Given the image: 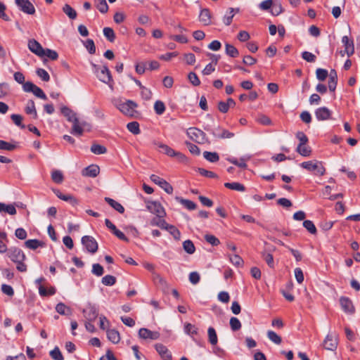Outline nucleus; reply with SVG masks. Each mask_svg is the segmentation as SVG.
Here are the masks:
<instances>
[{
  "instance_id": "f257e3e1",
  "label": "nucleus",
  "mask_w": 360,
  "mask_h": 360,
  "mask_svg": "<svg viewBox=\"0 0 360 360\" xmlns=\"http://www.w3.org/2000/svg\"><path fill=\"white\" fill-rule=\"evenodd\" d=\"M6 255L10 259L16 264V269L20 272H25L27 271V265L24 263L26 256L22 250L16 247L10 248Z\"/></svg>"
},
{
  "instance_id": "f03ea898",
  "label": "nucleus",
  "mask_w": 360,
  "mask_h": 360,
  "mask_svg": "<svg viewBox=\"0 0 360 360\" xmlns=\"http://www.w3.org/2000/svg\"><path fill=\"white\" fill-rule=\"evenodd\" d=\"M61 113L68 119L69 122H72L71 133L76 136H81L82 131L79 126V119L76 114L68 107L63 106L60 108Z\"/></svg>"
},
{
  "instance_id": "7ed1b4c3",
  "label": "nucleus",
  "mask_w": 360,
  "mask_h": 360,
  "mask_svg": "<svg viewBox=\"0 0 360 360\" xmlns=\"http://www.w3.org/2000/svg\"><path fill=\"white\" fill-rule=\"evenodd\" d=\"M116 107L127 116L134 117L136 112L137 104L131 100H118L115 102Z\"/></svg>"
},
{
  "instance_id": "20e7f679",
  "label": "nucleus",
  "mask_w": 360,
  "mask_h": 360,
  "mask_svg": "<svg viewBox=\"0 0 360 360\" xmlns=\"http://www.w3.org/2000/svg\"><path fill=\"white\" fill-rule=\"evenodd\" d=\"M94 72L96 75L98 79L111 86L110 83L112 82L110 70L106 65H103L101 68L96 64H92Z\"/></svg>"
},
{
  "instance_id": "39448f33",
  "label": "nucleus",
  "mask_w": 360,
  "mask_h": 360,
  "mask_svg": "<svg viewBox=\"0 0 360 360\" xmlns=\"http://www.w3.org/2000/svg\"><path fill=\"white\" fill-rule=\"evenodd\" d=\"M187 135L193 141L200 144L210 143V141L208 139L205 134L197 128H189L187 131Z\"/></svg>"
},
{
  "instance_id": "423d86ee",
  "label": "nucleus",
  "mask_w": 360,
  "mask_h": 360,
  "mask_svg": "<svg viewBox=\"0 0 360 360\" xmlns=\"http://www.w3.org/2000/svg\"><path fill=\"white\" fill-rule=\"evenodd\" d=\"M22 89L24 91L32 92L34 96L39 98H41L44 101L47 99V96L42 91V89L31 82H25L22 86Z\"/></svg>"
},
{
  "instance_id": "0eeeda50",
  "label": "nucleus",
  "mask_w": 360,
  "mask_h": 360,
  "mask_svg": "<svg viewBox=\"0 0 360 360\" xmlns=\"http://www.w3.org/2000/svg\"><path fill=\"white\" fill-rule=\"evenodd\" d=\"M302 167L310 172H316L319 175H323L325 173V168L322 164L318 161H307L303 162L301 164Z\"/></svg>"
},
{
  "instance_id": "6e6552de",
  "label": "nucleus",
  "mask_w": 360,
  "mask_h": 360,
  "mask_svg": "<svg viewBox=\"0 0 360 360\" xmlns=\"http://www.w3.org/2000/svg\"><path fill=\"white\" fill-rule=\"evenodd\" d=\"M82 243L86 248V251L94 254L97 252L98 245L95 238L90 236H84L82 238Z\"/></svg>"
},
{
  "instance_id": "1a4fd4ad",
  "label": "nucleus",
  "mask_w": 360,
  "mask_h": 360,
  "mask_svg": "<svg viewBox=\"0 0 360 360\" xmlns=\"http://www.w3.org/2000/svg\"><path fill=\"white\" fill-rule=\"evenodd\" d=\"M15 4L25 13L33 15L35 13V8L29 0H15Z\"/></svg>"
},
{
  "instance_id": "9d476101",
  "label": "nucleus",
  "mask_w": 360,
  "mask_h": 360,
  "mask_svg": "<svg viewBox=\"0 0 360 360\" xmlns=\"http://www.w3.org/2000/svg\"><path fill=\"white\" fill-rule=\"evenodd\" d=\"M147 209L153 214L159 217H164L165 212L160 203L151 201L147 203Z\"/></svg>"
},
{
  "instance_id": "9b49d317",
  "label": "nucleus",
  "mask_w": 360,
  "mask_h": 360,
  "mask_svg": "<svg viewBox=\"0 0 360 360\" xmlns=\"http://www.w3.org/2000/svg\"><path fill=\"white\" fill-rule=\"evenodd\" d=\"M150 179L153 183H155V184H158L162 189H164V191L166 193H167L169 194L172 193V191H173L172 186L169 183H167L165 179L160 178V176H158V175H155V174L150 175Z\"/></svg>"
},
{
  "instance_id": "f8f14e48",
  "label": "nucleus",
  "mask_w": 360,
  "mask_h": 360,
  "mask_svg": "<svg viewBox=\"0 0 360 360\" xmlns=\"http://www.w3.org/2000/svg\"><path fill=\"white\" fill-rule=\"evenodd\" d=\"M340 304L342 310L349 314H353L355 312V308L352 301L347 297H341L340 298Z\"/></svg>"
},
{
  "instance_id": "ddd939ff",
  "label": "nucleus",
  "mask_w": 360,
  "mask_h": 360,
  "mask_svg": "<svg viewBox=\"0 0 360 360\" xmlns=\"http://www.w3.org/2000/svg\"><path fill=\"white\" fill-rule=\"evenodd\" d=\"M139 336L144 340H158L160 338V333L158 331H151L146 328H142L139 330Z\"/></svg>"
},
{
  "instance_id": "4468645a",
  "label": "nucleus",
  "mask_w": 360,
  "mask_h": 360,
  "mask_svg": "<svg viewBox=\"0 0 360 360\" xmlns=\"http://www.w3.org/2000/svg\"><path fill=\"white\" fill-rule=\"evenodd\" d=\"M28 48L34 54L38 56H44V50L41 45L35 39H30L28 41Z\"/></svg>"
},
{
  "instance_id": "2eb2a0df",
  "label": "nucleus",
  "mask_w": 360,
  "mask_h": 360,
  "mask_svg": "<svg viewBox=\"0 0 360 360\" xmlns=\"http://www.w3.org/2000/svg\"><path fill=\"white\" fill-rule=\"evenodd\" d=\"M338 338L330 334L326 335L323 343L324 348L330 351H335L338 347Z\"/></svg>"
},
{
  "instance_id": "dca6fc26",
  "label": "nucleus",
  "mask_w": 360,
  "mask_h": 360,
  "mask_svg": "<svg viewBox=\"0 0 360 360\" xmlns=\"http://www.w3.org/2000/svg\"><path fill=\"white\" fill-rule=\"evenodd\" d=\"M86 321H94L98 315V310L94 305H89L83 310Z\"/></svg>"
},
{
  "instance_id": "f3484780",
  "label": "nucleus",
  "mask_w": 360,
  "mask_h": 360,
  "mask_svg": "<svg viewBox=\"0 0 360 360\" xmlns=\"http://www.w3.org/2000/svg\"><path fill=\"white\" fill-rule=\"evenodd\" d=\"M100 172V168L96 165H91L86 167H85L82 171V174L84 176H89V177H96L98 175Z\"/></svg>"
},
{
  "instance_id": "a211bd4d",
  "label": "nucleus",
  "mask_w": 360,
  "mask_h": 360,
  "mask_svg": "<svg viewBox=\"0 0 360 360\" xmlns=\"http://www.w3.org/2000/svg\"><path fill=\"white\" fill-rule=\"evenodd\" d=\"M331 115L330 110L326 107H321L316 110L315 116L319 121L326 120Z\"/></svg>"
},
{
  "instance_id": "6ab92c4d",
  "label": "nucleus",
  "mask_w": 360,
  "mask_h": 360,
  "mask_svg": "<svg viewBox=\"0 0 360 360\" xmlns=\"http://www.w3.org/2000/svg\"><path fill=\"white\" fill-rule=\"evenodd\" d=\"M342 42L345 46V51L348 57H350L354 53V46L352 40H349L347 36H344Z\"/></svg>"
},
{
  "instance_id": "aec40b11",
  "label": "nucleus",
  "mask_w": 360,
  "mask_h": 360,
  "mask_svg": "<svg viewBox=\"0 0 360 360\" xmlns=\"http://www.w3.org/2000/svg\"><path fill=\"white\" fill-rule=\"evenodd\" d=\"M155 349L163 360H171L172 355L167 347L162 344H156Z\"/></svg>"
},
{
  "instance_id": "412c9836",
  "label": "nucleus",
  "mask_w": 360,
  "mask_h": 360,
  "mask_svg": "<svg viewBox=\"0 0 360 360\" xmlns=\"http://www.w3.org/2000/svg\"><path fill=\"white\" fill-rule=\"evenodd\" d=\"M199 20L205 25L211 23V14L207 8L201 10L199 15Z\"/></svg>"
},
{
  "instance_id": "4be33fe9",
  "label": "nucleus",
  "mask_w": 360,
  "mask_h": 360,
  "mask_svg": "<svg viewBox=\"0 0 360 360\" xmlns=\"http://www.w3.org/2000/svg\"><path fill=\"white\" fill-rule=\"evenodd\" d=\"M25 246L30 250H36L38 248L44 246V243L37 239H30L25 242Z\"/></svg>"
},
{
  "instance_id": "5701e85b",
  "label": "nucleus",
  "mask_w": 360,
  "mask_h": 360,
  "mask_svg": "<svg viewBox=\"0 0 360 360\" xmlns=\"http://www.w3.org/2000/svg\"><path fill=\"white\" fill-rule=\"evenodd\" d=\"M107 337L113 344H117L120 341V333L115 329L107 330Z\"/></svg>"
},
{
  "instance_id": "b1692460",
  "label": "nucleus",
  "mask_w": 360,
  "mask_h": 360,
  "mask_svg": "<svg viewBox=\"0 0 360 360\" xmlns=\"http://www.w3.org/2000/svg\"><path fill=\"white\" fill-rule=\"evenodd\" d=\"M25 111L27 115H32L34 119H37L38 117L35 104L33 100H29L27 102Z\"/></svg>"
},
{
  "instance_id": "393cba45",
  "label": "nucleus",
  "mask_w": 360,
  "mask_h": 360,
  "mask_svg": "<svg viewBox=\"0 0 360 360\" xmlns=\"http://www.w3.org/2000/svg\"><path fill=\"white\" fill-rule=\"evenodd\" d=\"M105 201L108 202L113 209H115L119 213H124V208L120 202L108 197L105 198Z\"/></svg>"
},
{
  "instance_id": "a878e982",
  "label": "nucleus",
  "mask_w": 360,
  "mask_h": 360,
  "mask_svg": "<svg viewBox=\"0 0 360 360\" xmlns=\"http://www.w3.org/2000/svg\"><path fill=\"white\" fill-rule=\"evenodd\" d=\"M56 311L60 315H71V309L65 304L60 302L56 307Z\"/></svg>"
},
{
  "instance_id": "bb28decb",
  "label": "nucleus",
  "mask_w": 360,
  "mask_h": 360,
  "mask_svg": "<svg viewBox=\"0 0 360 360\" xmlns=\"http://www.w3.org/2000/svg\"><path fill=\"white\" fill-rule=\"evenodd\" d=\"M217 131H221V134H216V135H214V136L217 139H231L234 136L233 133L230 132L226 129H222L220 127L217 128Z\"/></svg>"
},
{
  "instance_id": "cd10ccee",
  "label": "nucleus",
  "mask_w": 360,
  "mask_h": 360,
  "mask_svg": "<svg viewBox=\"0 0 360 360\" xmlns=\"http://www.w3.org/2000/svg\"><path fill=\"white\" fill-rule=\"evenodd\" d=\"M94 4L101 13H105L108 12L109 7L106 0H94Z\"/></svg>"
},
{
  "instance_id": "c85d7f7f",
  "label": "nucleus",
  "mask_w": 360,
  "mask_h": 360,
  "mask_svg": "<svg viewBox=\"0 0 360 360\" xmlns=\"http://www.w3.org/2000/svg\"><path fill=\"white\" fill-rule=\"evenodd\" d=\"M248 158H241L239 160H238L236 158H228L226 160L229 162H231L240 168L245 169L247 167V164L245 162L248 160Z\"/></svg>"
},
{
  "instance_id": "c756f323",
  "label": "nucleus",
  "mask_w": 360,
  "mask_h": 360,
  "mask_svg": "<svg viewBox=\"0 0 360 360\" xmlns=\"http://www.w3.org/2000/svg\"><path fill=\"white\" fill-rule=\"evenodd\" d=\"M203 158L210 162H217L219 160V156L216 152L205 151L203 153Z\"/></svg>"
},
{
  "instance_id": "7c9ffc66",
  "label": "nucleus",
  "mask_w": 360,
  "mask_h": 360,
  "mask_svg": "<svg viewBox=\"0 0 360 360\" xmlns=\"http://www.w3.org/2000/svg\"><path fill=\"white\" fill-rule=\"evenodd\" d=\"M6 212L11 215L16 214V209L13 205H6L3 202H0V212Z\"/></svg>"
},
{
  "instance_id": "2f4dec72",
  "label": "nucleus",
  "mask_w": 360,
  "mask_h": 360,
  "mask_svg": "<svg viewBox=\"0 0 360 360\" xmlns=\"http://www.w3.org/2000/svg\"><path fill=\"white\" fill-rule=\"evenodd\" d=\"M163 217H154L150 222L151 226H157L162 229H166L167 227V224L166 221L162 219Z\"/></svg>"
},
{
  "instance_id": "473e14b6",
  "label": "nucleus",
  "mask_w": 360,
  "mask_h": 360,
  "mask_svg": "<svg viewBox=\"0 0 360 360\" xmlns=\"http://www.w3.org/2000/svg\"><path fill=\"white\" fill-rule=\"evenodd\" d=\"M63 11L71 19L77 18V12L69 4H66L63 7Z\"/></svg>"
},
{
  "instance_id": "72a5a7b5",
  "label": "nucleus",
  "mask_w": 360,
  "mask_h": 360,
  "mask_svg": "<svg viewBox=\"0 0 360 360\" xmlns=\"http://www.w3.org/2000/svg\"><path fill=\"white\" fill-rule=\"evenodd\" d=\"M208 340L211 345H215L218 342L217 333L214 328L210 327L207 330Z\"/></svg>"
},
{
  "instance_id": "f704fd0d",
  "label": "nucleus",
  "mask_w": 360,
  "mask_h": 360,
  "mask_svg": "<svg viewBox=\"0 0 360 360\" xmlns=\"http://www.w3.org/2000/svg\"><path fill=\"white\" fill-rule=\"evenodd\" d=\"M38 289L39 295L42 297L53 295L56 293L54 287H51L47 290L42 285H39Z\"/></svg>"
},
{
  "instance_id": "c9c22d12",
  "label": "nucleus",
  "mask_w": 360,
  "mask_h": 360,
  "mask_svg": "<svg viewBox=\"0 0 360 360\" xmlns=\"http://www.w3.org/2000/svg\"><path fill=\"white\" fill-rule=\"evenodd\" d=\"M225 51L227 55L232 58H236L239 55L238 49L231 44H226Z\"/></svg>"
},
{
  "instance_id": "e433bc0d",
  "label": "nucleus",
  "mask_w": 360,
  "mask_h": 360,
  "mask_svg": "<svg viewBox=\"0 0 360 360\" xmlns=\"http://www.w3.org/2000/svg\"><path fill=\"white\" fill-rule=\"evenodd\" d=\"M224 186L227 188L241 192L245 190V186L243 184L238 182L225 183Z\"/></svg>"
},
{
  "instance_id": "4c0bfd02",
  "label": "nucleus",
  "mask_w": 360,
  "mask_h": 360,
  "mask_svg": "<svg viewBox=\"0 0 360 360\" xmlns=\"http://www.w3.org/2000/svg\"><path fill=\"white\" fill-rule=\"evenodd\" d=\"M235 11L238 12V9H234L233 8H229V11L226 13V14L224 15L223 21L226 25H229L231 23L232 19L234 16Z\"/></svg>"
},
{
  "instance_id": "58836bf2",
  "label": "nucleus",
  "mask_w": 360,
  "mask_h": 360,
  "mask_svg": "<svg viewBox=\"0 0 360 360\" xmlns=\"http://www.w3.org/2000/svg\"><path fill=\"white\" fill-rule=\"evenodd\" d=\"M184 250L189 255H192L195 251L193 243L190 240H186L183 243Z\"/></svg>"
},
{
  "instance_id": "ea45409f",
  "label": "nucleus",
  "mask_w": 360,
  "mask_h": 360,
  "mask_svg": "<svg viewBox=\"0 0 360 360\" xmlns=\"http://www.w3.org/2000/svg\"><path fill=\"white\" fill-rule=\"evenodd\" d=\"M297 152L304 157L309 156L311 153V150L306 145H298Z\"/></svg>"
},
{
  "instance_id": "a19ab883",
  "label": "nucleus",
  "mask_w": 360,
  "mask_h": 360,
  "mask_svg": "<svg viewBox=\"0 0 360 360\" xmlns=\"http://www.w3.org/2000/svg\"><path fill=\"white\" fill-rule=\"evenodd\" d=\"M51 179L56 184H61L63 181V174L60 170H53L51 172Z\"/></svg>"
},
{
  "instance_id": "79ce46f5",
  "label": "nucleus",
  "mask_w": 360,
  "mask_h": 360,
  "mask_svg": "<svg viewBox=\"0 0 360 360\" xmlns=\"http://www.w3.org/2000/svg\"><path fill=\"white\" fill-rule=\"evenodd\" d=\"M267 337L271 342L276 345H280L282 342L281 338L274 331L269 330L267 332Z\"/></svg>"
},
{
  "instance_id": "37998d69",
  "label": "nucleus",
  "mask_w": 360,
  "mask_h": 360,
  "mask_svg": "<svg viewBox=\"0 0 360 360\" xmlns=\"http://www.w3.org/2000/svg\"><path fill=\"white\" fill-rule=\"evenodd\" d=\"M103 34L107 38V39L110 41L113 42L115 39V34L114 30L110 27H104L103 30Z\"/></svg>"
},
{
  "instance_id": "c03bdc74",
  "label": "nucleus",
  "mask_w": 360,
  "mask_h": 360,
  "mask_svg": "<svg viewBox=\"0 0 360 360\" xmlns=\"http://www.w3.org/2000/svg\"><path fill=\"white\" fill-rule=\"evenodd\" d=\"M127 129L133 134H139L140 133L139 124L137 122H131L127 124Z\"/></svg>"
},
{
  "instance_id": "a18cd8bd",
  "label": "nucleus",
  "mask_w": 360,
  "mask_h": 360,
  "mask_svg": "<svg viewBox=\"0 0 360 360\" xmlns=\"http://www.w3.org/2000/svg\"><path fill=\"white\" fill-rule=\"evenodd\" d=\"M91 151L96 155L104 154L107 152L105 147L99 144H93L91 147Z\"/></svg>"
},
{
  "instance_id": "49530a36",
  "label": "nucleus",
  "mask_w": 360,
  "mask_h": 360,
  "mask_svg": "<svg viewBox=\"0 0 360 360\" xmlns=\"http://www.w3.org/2000/svg\"><path fill=\"white\" fill-rule=\"evenodd\" d=\"M303 226L311 233L316 234L317 232L316 228L313 223V221L310 220H305L303 222Z\"/></svg>"
},
{
  "instance_id": "de8ad7c7",
  "label": "nucleus",
  "mask_w": 360,
  "mask_h": 360,
  "mask_svg": "<svg viewBox=\"0 0 360 360\" xmlns=\"http://www.w3.org/2000/svg\"><path fill=\"white\" fill-rule=\"evenodd\" d=\"M17 146L13 143L0 140V150L12 151L16 148Z\"/></svg>"
},
{
  "instance_id": "09e8293b",
  "label": "nucleus",
  "mask_w": 360,
  "mask_h": 360,
  "mask_svg": "<svg viewBox=\"0 0 360 360\" xmlns=\"http://www.w3.org/2000/svg\"><path fill=\"white\" fill-rule=\"evenodd\" d=\"M84 46L87 49L90 54H94L96 52V46L92 39H88L84 41Z\"/></svg>"
},
{
  "instance_id": "8fccbe9b",
  "label": "nucleus",
  "mask_w": 360,
  "mask_h": 360,
  "mask_svg": "<svg viewBox=\"0 0 360 360\" xmlns=\"http://www.w3.org/2000/svg\"><path fill=\"white\" fill-rule=\"evenodd\" d=\"M50 356L54 360H63V356L58 347H56L49 352Z\"/></svg>"
},
{
  "instance_id": "3c124183",
  "label": "nucleus",
  "mask_w": 360,
  "mask_h": 360,
  "mask_svg": "<svg viewBox=\"0 0 360 360\" xmlns=\"http://www.w3.org/2000/svg\"><path fill=\"white\" fill-rule=\"evenodd\" d=\"M154 110L156 114L160 115L165 111V105L161 101H155L154 104Z\"/></svg>"
},
{
  "instance_id": "603ef678",
  "label": "nucleus",
  "mask_w": 360,
  "mask_h": 360,
  "mask_svg": "<svg viewBox=\"0 0 360 360\" xmlns=\"http://www.w3.org/2000/svg\"><path fill=\"white\" fill-rule=\"evenodd\" d=\"M116 283V278L111 275H106L102 278V283L107 286L113 285Z\"/></svg>"
},
{
  "instance_id": "864d4df0",
  "label": "nucleus",
  "mask_w": 360,
  "mask_h": 360,
  "mask_svg": "<svg viewBox=\"0 0 360 360\" xmlns=\"http://www.w3.org/2000/svg\"><path fill=\"white\" fill-rule=\"evenodd\" d=\"M229 323L231 330L233 331L238 330L241 328V323L236 317H231Z\"/></svg>"
},
{
  "instance_id": "5fc2aeb1",
  "label": "nucleus",
  "mask_w": 360,
  "mask_h": 360,
  "mask_svg": "<svg viewBox=\"0 0 360 360\" xmlns=\"http://www.w3.org/2000/svg\"><path fill=\"white\" fill-rule=\"evenodd\" d=\"M11 119L18 127H20L21 129L25 128V126L22 124V117L20 115L13 114L11 115Z\"/></svg>"
},
{
  "instance_id": "6e6d98bb",
  "label": "nucleus",
  "mask_w": 360,
  "mask_h": 360,
  "mask_svg": "<svg viewBox=\"0 0 360 360\" xmlns=\"http://www.w3.org/2000/svg\"><path fill=\"white\" fill-rule=\"evenodd\" d=\"M205 240L213 246H217L220 243L219 240L214 235L206 234L205 236Z\"/></svg>"
},
{
  "instance_id": "4d7b16f0",
  "label": "nucleus",
  "mask_w": 360,
  "mask_h": 360,
  "mask_svg": "<svg viewBox=\"0 0 360 360\" xmlns=\"http://www.w3.org/2000/svg\"><path fill=\"white\" fill-rule=\"evenodd\" d=\"M158 147L161 149V152L167 154L169 156H174L176 155V153L174 151L173 149H172L171 148L166 145L160 143L158 145Z\"/></svg>"
},
{
  "instance_id": "13d9d810",
  "label": "nucleus",
  "mask_w": 360,
  "mask_h": 360,
  "mask_svg": "<svg viewBox=\"0 0 360 360\" xmlns=\"http://www.w3.org/2000/svg\"><path fill=\"white\" fill-rule=\"evenodd\" d=\"M316 77L320 81H324L328 75V72L326 70L322 68H318L316 71Z\"/></svg>"
},
{
  "instance_id": "bf43d9fd",
  "label": "nucleus",
  "mask_w": 360,
  "mask_h": 360,
  "mask_svg": "<svg viewBox=\"0 0 360 360\" xmlns=\"http://www.w3.org/2000/svg\"><path fill=\"white\" fill-rule=\"evenodd\" d=\"M37 75L44 82H48L50 79V76H49V73L44 69H42V68L37 69Z\"/></svg>"
},
{
  "instance_id": "052dcab7",
  "label": "nucleus",
  "mask_w": 360,
  "mask_h": 360,
  "mask_svg": "<svg viewBox=\"0 0 360 360\" xmlns=\"http://www.w3.org/2000/svg\"><path fill=\"white\" fill-rule=\"evenodd\" d=\"M141 89V95L142 98L146 101L150 100L152 98V95H153L152 91L149 89H148L145 86H143Z\"/></svg>"
},
{
  "instance_id": "680f3d73",
  "label": "nucleus",
  "mask_w": 360,
  "mask_h": 360,
  "mask_svg": "<svg viewBox=\"0 0 360 360\" xmlns=\"http://www.w3.org/2000/svg\"><path fill=\"white\" fill-rule=\"evenodd\" d=\"M181 205H183L188 210H194L196 208V204L187 199L181 198Z\"/></svg>"
},
{
  "instance_id": "e2e57ef3",
  "label": "nucleus",
  "mask_w": 360,
  "mask_h": 360,
  "mask_svg": "<svg viewBox=\"0 0 360 360\" xmlns=\"http://www.w3.org/2000/svg\"><path fill=\"white\" fill-rule=\"evenodd\" d=\"M262 257L269 267H274V257L271 254L264 252Z\"/></svg>"
},
{
  "instance_id": "0e129e2a",
  "label": "nucleus",
  "mask_w": 360,
  "mask_h": 360,
  "mask_svg": "<svg viewBox=\"0 0 360 360\" xmlns=\"http://www.w3.org/2000/svg\"><path fill=\"white\" fill-rule=\"evenodd\" d=\"M188 79L193 86H198L200 84V79L197 75L193 72H191L188 75Z\"/></svg>"
},
{
  "instance_id": "69168bd1",
  "label": "nucleus",
  "mask_w": 360,
  "mask_h": 360,
  "mask_svg": "<svg viewBox=\"0 0 360 360\" xmlns=\"http://www.w3.org/2000/svg\"><path fill=\"white\" fill-rule=\"evenodd\" d=\"M302 57L304 60L309 63H314L316 60V56L309 51L302 52Z\"/></svg>"
},
{
  "instance_id": "338daca9",
  "label": "nucleus",
  "mask_w": 360,
  "mask_h": 360,
  "mask_svg": "<svg viewBox=\"0 0 360 360\" xmlns=\"http://www.w3.org/2000/svg\"><path fill=\"white\" fill-rule=\"evenodd\" d=\"M230 261L233 265L237 266H240L243 264V259L238 255L230 256Z\"/></svg>"
},
{
  "instance_id": "774afa93",
  "label": "nucleus",
  "mask_w": 360,
  "mask_h": 360,
  "mask_svg": "<svg viewBox=\"0 0 360 360\" xmlns=\"http://www.w3.org/2000/svg\"><path fill=\"white\" fill-rule=\"evenodd\" d=\"M92 273L97 276H101L103 274V268L99 264H94L92 266Z\"/></svg>"
}]
</instances>
